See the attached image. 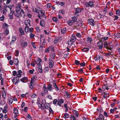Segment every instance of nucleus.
I'll return each instance as SVG.
<instances>
[{"label":"nucleus","mask_w":120,"mask_h":120,"mask_svg":"<svg viewBox=\"0 0 120 120\" xmlns=\"http://www.w3.org/2000/svg\"><path fill=\"white\" fill-rule=\"evenodd\" d=\"M88 24L92 26H94L95 23V22L93 19H90L87 20Z\"/></svg>","instance_id":"nucleus-1"},{"label":"nucleus","mask_w":120,"mask_h":120,"mask_svg":"<svg viewBox=\"0 0 120 120\" xmlns=\"http://www.w3.org/2000/svg\"><path fill=\"white\" fill-rule=\"evenodd\" d=\"M94 5V4L93 1H90L88 2H86L85 3V5L87 7H92Z\"/></svg>","instance_id":"nucleus-2"},{"label":"nucleus","mask_w":120,"mask_h":120,"mask_svg":"<svg viewBox=\"0 0 120 120\" xmlns=\"http://www.w3.org/2000/svg\"><path fill=\"white\" fill-rule=\"evenodd\" d=\"M49 67L51 68L54 66V61L50 58L49 59Z\"/></svg>","instance_id":"nucleus-3"},{"label":"nucleus","mask_w":120,"mask_h":120,"mask_svg":"<svg viewBox=\"0 0 120 120\" xmlns=\"http://www.w3.org/2000/svg\"><path fill=\"white\" fill-rule=\"evenodd\" d=\"M83 10V8H80L78 7L74 9V10L75 11V15H76L77 14L80 13L82 11V10Z\"/></svg>","instance_id":"nucleus-4"},{"label":"nucleus","mask_w":120,"mask_h":120,"mask_svg":"<svg viewBox=\"0 0 120 120\" xmlns=\"http://www.w3.org/2000/svg\"><path fill=\"white\" fill-rule=\"evenodd\" d=\"M20 43L22 47H26L27 45V42L26 41H24L23 40H21L20 41Z\"/></svg>","instance_id":"nucleus-5"},{"label":"nucleus","mask_w":120,"mask_h":120,"mask_svg":"<svg viewBox=\"0 0 120 120\" xmlns=\"http://www.w3.org/2000/svg\"><path fill=\"white\" fill-rule=\"evenodd\" d=\"M19 10H15L13 12V15L17 17H19L20 14H19Z\"/></svg>","instance_id":"nucleus-6"},{"label":"nucleus","mask_w":120,"mask_h":120,"mask_svg":"<svg viewBox=\"0 0 120 120\" xmlns=\"http://www.w3.org/2000/svg\"><path fill=\"white\" fill-rule=\"evenodd\" d=\"M30 20H26L25 21L24 23L26 26H31L30 24Z\"/></svg>","instance_id":"nucleus-7"},{"label":"nucleus","mask_w":120,"mask_h":120,"mask_svg":"<svg viewBox=\"0 0 120 120\" xmlns=\"http://www.w3.org/2000/svg\"><path fill=\"white\" fill-rule=\"evenodd\" d=\"M61 40L62 38L61 37H57L54 40V43L56 44L60 41Z\"/></svg>","instance_id":"nucleus-8"},{"label":"nucleus","mask_w":120,"mask_h":120,"mask_svg":"<svg viewBox=\"0 0 120 120\" xmlns=\"http://www.w3.org/2000/svg\"><path fill=\"white\" fill-rule=\"evenodd\" d=\"M103 44L101 41L98 42L97 44V46L99 47V49H102L103 47Z\"/></svg>","instance_id":"nucleus-9"},{"label":"nucleus","mask_w":120,"mask_h":120,"mask_svg":"<svg viewBox=\"0 0 120 120\" xmlns=\"http://www.w3.org/2000/svg\"><path fill=\"white\" fill-rule=\"evenodd\" d=\"M47 87L45 86H44L43 88V92H45V94H47L48 93V90Z\"/></svg>","instance_id":"nucleus-10"},{"label":"nucleus","mask_w":120,"mask_h":120,"mask_svg":"<svg viewBox=\"0 0 120 120\" xmlns=\"http://www.w3.org/2000/svg\"><path fill=\"white\" fill-rule=\"evenodd\" d=\"M19 78H17L15 77L13 80V83L16 84L19 81Z\"/></svg>","instance_id":"nucleus-11"},{"label":"nucleus","mask_w":120,"mask_h":120,"mask_svg":"<svg viewBox=\"0 0 120 120\" xmlns=\"http://www.w3.org/2000/svg\"><path fill=\"white\" fill-rule=\"evenodd\" d=\"M47 88L48 90H49L50 91H52V85L51 84H49L47 85Z\"/></svg>","instance_id":"nucleus-12"},{"label":"nucleus","mask_w":120,"mask_h":120,"mask_svg":"<svg viewBox=\"0 0 120 120\" xmlns=\"http://www.w3.org/2000/svg\"><path fill=\"white\" fill-rule=\"evenodd\" d=\"M45 22L43 20H41L40 22V24L42 27L45 26Z\"/></svg>","instance_id":"nucleus-13"},{"label":"nucleus","mask_w":120,"mask_h":120,"mask_svg":"<svg viewBox=\"0 0 120 120\" xmlns=\"http://www.w3.org/2000/svg\"><path fill=\"white\" fill-rule=\"evenodd\" d=\"M20 15L21 17H24L26 15L24 11L22 9L21 10V11L20 12Z\"/></svg>","instance_id":"nucleus-14"},{"label":"nucleus","mask_w":120,"mask_h":120,"mask_svg":"<svg viewBox=\"0 0 120 120\" xmlns=\"http://www.w3.org/2000/svg\"><path fill=\"white\" fill-rule=\"evenodd\" d=\"M16 37L15 36H13L12 37V40L11 42L10 43L11 44H13L14 42L16 41Z\"/></svg>","instance_id":"nucleus-15"},{"label":"nucleus","mask_w":120,"mask_h":120,"mask_svg":"<svg viewBox=\"0 0 120 120\" xmlns=\"http://www.w3.org/2000/svg\"><path fill=\"white\" fill-rule=\"evenodd\" d=\"M98 119H100V120H104V116L102 114H100L99 117L98 118Z\"/></svg>","instance_id":"nucleus-16"},{"label":"nucleus","mask_w":120,"mask_h":120,"mask_svg":"<svg viewBox=\"0 0 120 120\" xmlns=\"http://www.w3.org/2000/svg\"><path fill=\"white\" fill-rule=\"evenodd\" d=\"M14 63L15 64L16 66L18 65L19 63V60L17 59H14L13 60Z\"/></svg>","instance_id":"nucleus-17"},{"label":"nucleus","mask_w":120,"mask_h":120,"mask_svg":"<svg viewBox=\"0 0 120 120\" xmlns=\"http://www.w3.org/2000/svg\"><path fill=\"white\" fill-rule=\"evenodd\" d=\"M73 112L74 114L75 115V117H78L79 114L77 111L75 110H73Z\"/></svg>","instance_id":"nucleus-18"},{"label":"nucleus","mask_w":120,"mask_h":120,"mask_svg":"<svg viewBox=\"0 0 120 120\" xmlns=\"http://www.w3.org/2000/svg\"><path fill=\"white\" fill-rule=\"evenodd\" d=\"M8 8V6L7 5H5L3 7V13H5L7 11V8Z\"/></svg>","instance_id":"nucleus-19"},{"label":"nucleus","mask_w":120,"mask_h":120,"mask_svg":"<svg viewBox=\"0 0 120 120\" xmlns=\"http://www.w3.org/2000/svg\"><path fill=\"white\" fill-rule=\"evenodd\" d=\"M109 52L105 53V55L106 56H108L111 55H113L112 53V51H109Z\"/></svg>","instance_id":"nucleus-20"},{"label":"nucleus","mask_w":120,"mask_h":120,"mask_svg":"<svg viewBox=\"0 0 120 120\" xmlns=\"http://www.w3.org/2000/svg\"><path fill=\"white\" fill-rule=\"evenodd\" d=\"M19 30L20 33L22 35H23L24 34V31L21 27H20L19 28Z\"/></svg>","instance_id":"nucleus-21"},{"label":"nucleus","mask_w":120,"mask_h":120,"mask_svg":"<svg viewBox=\"0 0 120 120\" xmlns=\"http://www.w3.org/2000/svg\"><path fill=\"white\" fill-rule=\"evenodd\" d=\"M108 44L109 46V47H108L107 49L109 50H110V51H111V50L113 48V46L110 45V44L109 43H108Z\"/></svg>","instance_id":"nucleus-22"},{"label":"nucleus","mask_w":120,"mask_h":120,"mask_svg":"<svg viewBox=\"0 0 120 120\" xmlns=\"http://www.w3.org/2000/svg\"><path fill=\"white\" fill-rule=\"evenodd\" d=\"M44 107V108H46L48 109H50V108H51L50 105L49 103L46 104V106L45 105Z\"/></svg>","instance_id":"nucleus-23"},{"label":"nucleus","mask_w":120,"mask_h":120,"mask_svg":"<svg viewBox=\"0 0 120 120\" xmlns=\"http://www.w3.org/2000/svg\"><path fill=\"white\" fill-rule=\"evenodd\" d=\"M36 80V79L34 77H33L31 79V80L30 82V84L31 85L33 83H34V81Z\"/></svg>","instance_id":"nucleus-24"},{"label":"nucleus","mask_w":120,"mask_h":120,"mask_svg":"<svg viewBox=\"0 0 120 120\" xmlns=\"http://www.w3.org/2000/svg\"><path fill=\"white\" fill-rule=\"evenodd\" d=\"M87 39V41L88 43H90L91 42L92 40L91 38L88 37Z\"/></svg>","instance_id":"nucleus-25"},{"label":"nucleus","mask_w":120,"mask_h":120,"mask_svg":"<svg viewBox=\"0 0 120 120\" xmlns=\"http://www.w3.org/2000/svg\"><path fill=\"white\" fill-rule=\"evenodd\" d=\"M8 25L6 23H4L3 25V27L4 29L7 28L8 27Z\"/></svg>","instance_id":"nucleus-26"},{"label":"nucleus","mask_w":120,"mask_h":120,"mask_svg":"<svg viewBox=\"0 0 120 120\" xmlns=\"http://www.w3.org/2000/svg\"><path fill=\"white\" fill-rule=\"evenodd\" d=\"M76 37L75 35L74 34H72L71 37V39L72 41H74L76 39Z\"/></svg>","instance_id":"nucleus-27"},{"label":"nucleus","mask_w":120,"mask_h":120,"mask_svg":"<svg viewBox=\"0 0 120 120\" xmlns=\"http://www.w3.org/2000/svg\"><path fill=\"white\" fill-rule=\"evenodd\" d=\"M30 26H25L24 28L25 31L26 33L29 32V27Z\"/></svg>","instance_id":"nucleus-28"},{"label":"nucleus","mask_w":120,"mask_h":120,"mask_svg":"<svg viewBox=\"0 0 120 120\" xmlns=\"http://www.w3.org/2000/svg\"><path fill=\"white\" fill-rule=\"evenodd\" d=\"M102 88L104 90L105 89L107 90H108L109 89V88L108 87V86L107 85H104L102 86Z\"/></svg>","instance_id":"nucleus-29"},{"label":"nucleus","mask_w":120,"mask_h":120,"mask_svg":"<svg viewBox=\"0 0 120 120\" xmlns=\"http://www.w3.org/2000/svg\"><path fill=\"white\" fill-rule=\"evenodd\" d=\"M66 31V28H64L62 29L61 30V33L63 34L65 33Z\"/></svg>","instance_id":"nucleus-30"},{"label":"nucleus","mask_w":120,"mask_h":120,"mask_svg":"<svg viewBox=\"0 0 120 120\" xmlns=\"http://www.w3.org/2000/svg\"><path fill=\"white\" fill-rule=\"evenodd\" d=\"M2 95L4 98H5L6 96V94L5 90H3L2 93Z\"/></svg>","instance_id":"nucleus-31"},{"label":"nucleus","mask_w":120,"mask_h":120,"mask_svg":"<svg viewBox=\"0 0 120 120\" xmlns=\"http://www.w3.org/2000/svg\"><path fill=\"white\" fill-rule=\"evenodd\" d=\"M74 42V41L71 39L69 40L68 41V44L69 45H72V44L73 42Z\"/></svg>","instance_id":"nucleus-32"},{"label":"nucleus","mask_w":120,"mask_h":120,"mask_svg":"<svg viewBox=\"0 0 120 120\" xmlns=\"http://www.w3.org/2000/svg\"><path fill=\"white\" fill-rule=\"evenodd\" d=\"M38 105L39 108H41L42 109H43L44 108V106H42V104H40V103H38Z\"/></svg>","instance_id":"nucleus-33"},{"label":"nucleus","mask_w":120,"mask_h":120,"mask_svg":"<svg viewBox=\"0 0 120 120\" xmlns=\"http://www.w3.org/2000/svg\"><path fill=\"white\" fill-rule=\"evenodd\" d=\"M9 33V31L8 29H6L4 32V34L7 35Z\"/></svg>","instance_id":"nucleus-34"},{"label":"nucleus","mask_w":120,"mask_h":120,"mask_svg":"<svg viewBox=\"0 0 120 120\" xmlns=\"http://www.w3.org/2000/svg\"><path fill=\"white\" fill-rule=\"evenodd\" d=\"M49 69L48 67H45L44 69V71L46 73L48 72L49 71Z\"/></svg>","instance_id":"nucleus-35"},{"label":"nucleus","mask_w":120,"mask_h":120,"mask_svg":"<svg viewBox=\"0 0 120 120\" xmlns=\"http://www.w3.org/2000/svg\"><path fill=\"white\" fill-rule=\"evenodd\" d=\"M14 113L15 114H17L18 113V110L16 108H14Z\"/></svg>","instance_id":"nucleus-36"},{"label":"nucleus","mask_w":120,"mask_h":120,"mask_svg":"<svg viewBox=\"0 0 120 120\" xmlns=\"http://www.w3.org/2000/svg\"><path fill=\"white\" fill-rule=\"evenodd\" d=\"M48 49L49 50V51L53 52L54 50V48L52 46H49L48 48Z\"/></svg>","instance_id":"nucleus-37"},{"label":"nucleus","mask_w":120,"mask_h":120,"mask_svg":"<svg viewBox=\"0 0 120 120\" xmlns=\"http://www.w3.org/2000/svg\"><path fill=\"white\" fill-rule=\"evenodd\" d=\"M49 56L52 59L54 58L55 56V54L53 53L50 54Z\"/></svg>","instance_id":"nucleus-38"},{"label":"nucleus","mask_w":120,"mask_h":120,"mask_svg":"<svg viewBox=\"0 0 120 120\" xmlns=\"http://www.w3.org/2000/svg\"><path fill=\"white\" fill-rule=\"evenodd\" d=\"M89 50V49L87 48H84L82 49V51L83 52H86L88 51Z\"/></svg>","instance_id":"nucleus-39"},{"label":"nucleus","mask_w":120,"mask_h":120,"mask_svg":"<svg viewBox=\"0 0 120 120\" xmlns=\"http://www.w3.org/2000/svg\"><path fill=\"white\" fill-rule=\"evenodd\" d=\"M108 43H107L105 42L104 45V47L105 48L107 49H108V47H109V46Z\"/></svg>","instance_id":"nucleus-40"},{"label":"nucleus","mask_w":120,"mask_h":120,"mask_svg":"<svg viewBox=\"0 0 120 120\" xmlns=\"http://www.w3.org/2000/svg\"><path fill=\"white\" fill-rule=\"evenodd\" d=\"M68 22L69 25L70 26L71 25L73 24V23L74 22L72 20H69Z\"/></svg>","instance_id":"nucleus-41"},{"label":"nucleus","mask_w":120,"mask_h":120,"mask_svg":"<svg viewBox=\"0 0 120 120\" xmlns=\"http://www.w3.org/2000/svg\"><path fill=\"white\" fill-rule=\"evenodd\" d=\"M95 60L96 61H97L100 59V56L99 55H97L95 57Z\"/></svg>","instance_id":"nucleus-42"},{"label":"nucleus","mask_w":120,"mask_h":120,"mask_svg":"<svg viewBox=\"0 0 120 120\" xmlns=\"http://www.w3.org/2000/svg\"><path fill=\"white\" fill-rule=\"evenodd\" d=\"M53 86L55 88V89L57 91L59 90V89L58 87H57L56 84L55 83H54L53 84Z\"/></svg>","instance_id":"nucleus-43"},{"label":"nucleus","mask_w":120,"mask_h":120,"mask_svg":"<svg viewBox=\"0 0 120 120\" xmlns=\"http://www.w3.org/2000/svg\"><path fill=\"white\" fill-rule=\"evenodd\" d=\"M13 14V12L11 11L10 12V14H9V16L10 17V19H13V17L12 15Z\"/></svg>","instance_id":"nucleus-44"},{"label":"nucleus","mask_w":120,"mask_h":120,"mask_svg":"<svg viewBox=\"0 0 120 120\" xmlns=\"http://www.w3.org/2000/svg\"><path fill=\"white\" fill-rule=\"evenodd\" d=\"M38 8H39V11H41L40 13L42 15H43V14H45V12L44 11H41V8H39V7H38Z\"/></svg>","instance_id":"nucleus-45"},{"label":"nucleus","mask_w":120,"mask_h":120,"mask_svg":"<svg viewBox=\"0 0 120 120\" xmlns=\"http://www.w3.org/2000/svg\"><path fill=\"white\" fill-rule=\"evenodd\" d=\"M14 99L11 98H10L9 99V103L10 104H11L12 103Z\"/></svg>","instance_id":"nucleus-46"},{"label":"nucleus","mask_w":120,"mask_h":120,"mask_svg":"<svg viewBox=\"0 0 120 120\" xmlns=\"http://www.w3.org/2000/svg\"><path fill=\"white\" fill-rule=\"evenodd\" d=\"M41 36H42L41 35H40L41 41H42V42L44 44L45 43V40L44 38H42Z\"/></svg>","instance_id":"nucleus-47"},{"label":"nucleus","mask_w":120,"mask_h":120,"mask_svg":"<svg viewBox=\"0 0 120 120\" xmlns=\"http://www.w3.org/2000/svg\"><path fill=\"white\" fill-rule=\"evenodd\" d=\"M72 21L74 22H75L76 21H77V18L75 16L74 17H73L72 18Z\"/></svg>","instance_id":"nucleus-48"},{"label":"nucleus","mask_w":120,"mask_h":120,"mask_svg":"<svg viewBox=\"0 0 120 120\" xmlns=\"http://www.w3.org/2000/svg\"><path fill=\"white\" fill-rule=\"evenodd\" d=\"M69 117V115L68 113H65L64 115V118H67Z\"/></svg>","instance_id":"nucleus-49"},{"label":"nucleus","mask_w":120,"mask_h":120,"mask_svg":"<svg viewBox=\"0 0 120 120\" xmlns=\"http://www.w3.org/2000/svg\"><path fill=\"white\" fill-rule=\"evenodd\" d=\"M115 35L117 37V38H120V33H118L115 34Z\"/></svg>","instance_id":"nucleus-50"},{"label":"nucleus","mask_w":120,"mask_h":120,"mask_svg":"<svg viewBox=\"0 0 120 120\" xmlns=\"http://www.w3.org/2000/svg\"><path fill=\"white\" fill-rule=\"evenodd\" d=\"M116 14L120 16V11L117 10L116 12Z\"/></svg>","instance_id":"nucleus-51"},{"label":"nucleus","mask_w":120,"mask_h":120,"mask_svg":"<svg viewBox=\"0 0 120 120\" xmlns=\"http://www.w3.org/2000/svg\"><path fill=\"white\" fill-rule=\"evenodd\" d=\"M53 21L55 22H57V21L58 19L57 18L55 17H54L52 18Z\"/></svg>","instance_id":"nucleus-52"},{"label":"nucleus","mask_w":120,"mask_h":120,"mask_svg":"<svg viewBox=\"0 0 120 120\" xmlns=\"http://www.w3.org/2000/svg\"><path fill=\"white\" fill-rule=\"evenodd\" d=\"M27 78L26 77H24V78H23L21 79V81L22 82H24L25 80H27Z\"/></svg>","instance_id":"nucleus-53"},{"label":"nucleus","mask_w":120,"mask_h":120,"mask_svg":"<svg viewBox=\"0 0 120 120\" xmlns=\"http://www.w3.org/2000/svg\"><path fill=\"white\" fill-rule=\"evenodd\" d=\"M34 71V69H33L32 70H30L29 71V72L31 74H32Z\"/></svg>","instance_id":"nucleus-54"},{"label":"nucleus","mask_w":120,"mask_h":120,"mask_svg":"<svg viewBox=\"0 0 120 120\" xmlns=\"http://www.w3.org/2000/svg\"><path fill=\"white\" fill-rule=\"evenodd\" d=\"M97 111L99 112H102L103 111V110L102 109H97Z\"/></svg>","instance_id":"nucleus-55"},{"label":"nucleus","mask_w":120,"mask_h":120,"mask_svg":"<svg viewBox=\"0 0 120 120\" xmlns=\"http://www.w3.org/2000/svg\"><path fill=\"white\" fill-rule=\"evenodd\" d=\"M75 63L77 65H78L80 64L79 61L77 60H76L75 61Z\"/></svg>","instance_id":"nucleus-56"},{"label":"nucleus","mask_w":120,"mask_h":120,"mask_svg":"<svg viewBox=\"0 0 120 120\" xmlns=\"http://www.w3.org/2000/svg\"><path fill=\"white\" fill-rule=\"evenodd\" d=\"M71 120H76L75 117L73 115H71Z\"/></svg>","instance_id":"nucleus-57"},{"label":"nucleus","mask_w":120,"mask_h":120,"mask_svg":"<svg viewBox=\"0 0 120 120\" xmlns=\"http://www.w3.org/2000/svg\"><path fill=\"white\" fill-rule=\"evenodd\" d=\"M107 93H105V92H104V94L103 95V97L104 98L106 99L107 98Z\"/></svg>","instance_id":"nucleus-58"},{"label":"nucleus","mask_w":120,"mask_h":120,"mask_svg":"<svg viewBox=\"0 0 120 120\" xmlns=\"http://www.w3.org/2000/svg\"><path fill=\"white\" fill-rule=\"evenodd\" d=\"M37 97L36 94L35 93L33 94L32 95L31 98H36Z\"/></svg>","instance_id":"nucleus-59"},{"label":"nucleus","mask_w":120,"mask_h":120,"mask_svg":"<svg viewBox=\"0 0 120 120\" xmlns=\"http://www.w3.org/2000/svg\"><path fill=\"white\" fill-rule=\"evenodd\" d=\"M76 36L78 38H80L81 37V34L79 33H77L76 34Z\"/></svg>","instance_id":"nucleus-60"},{"label":"nucleus","mask_w":120,"mask_h":120,"mask_svg":"<svg viewBox=\"0 0 120 120\" xmlns=\"http://www.w3.org/2000/svg\"><path fill=\"white\" fill-rule=\"evenodd\" d=\"M33 11L34 12H35L36 13H39V11L36 8H34L33 9Z\"/></svg>","instance_id":"nucleus-61"},{"label":"nucleus","mask_w":120,"mask_h":120,"mask_svg":"<svg viewBox=\"0 0 120 120\" xmlns=\"http://www.w3.org/2000/svg\"><path fill=\"white\" fill-rule=\"evenodd\" d=\"M34 34L32 33H30V37L31 38H32L34 37Z\"/></svg>","instance_id":"nucleus-62"},{"label":"nucleus","mask_w":120,"mask_h":120,"mask_svg":"<svg viewBox=\"0 0 120 120\" xmlns=\"http://www.w3.org/2000/svg\"><path fill=\"white\" fill-rule=\"evenodd\" d=\"M80 64L81 66L84 67L86 65L85 63V62H83V63H81Z\"/></svg>","instance_id":"nucleus-63"},{"label":"nucleus","mask_w":120,"mask_h":120,"mask_svg":"<svg viewBox=\"0 0 120 120\" xmlns=\"http://www.w3.org/2000/svg\"><path fill=\"white\" fill-rule=\"evenodd\" d=\"M59 12L61 13L62 14H64L65 13V11L64 10H61L59 11Z\"/></svg>","instance_id":"nucleus-64"}]
</instances>
